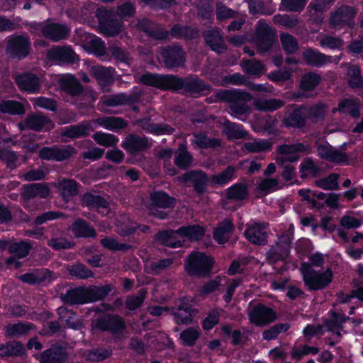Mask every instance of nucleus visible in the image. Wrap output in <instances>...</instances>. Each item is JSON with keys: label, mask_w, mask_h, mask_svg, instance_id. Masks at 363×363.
<instances>
[{"label": "nucleus", "mask_w": 363, "mask_h": 363, "mask_svg": "<svg viewBox=\"0 0 363 363\" xmlns=\"http://www.w3.org/2000/svg\"><path fill=\"white\" fill-rule=\"evenodd\" d=\"M240 65L246 74L257 77H261L266 71V66L263 62L255 58L244 60Z\"/></svg>", "instance_id": "nucleus-39"}, {"label": "nucleus", "mask_w": 363, "mask_h": 363, "mask_svg": "<svg viewBox=\"0 0 363 363\" xmlns=\"http://www.w3.org/2000/svg\"><path fill=\"white\" fill-rule=\"evenodd\" d=\"M340 113H348L354 118L360 116L359 104L356 99L345 98L341 100L335 109Z\"/></svg>", "instance_id": "nucleus-41"}, {"label": "nucleus", "mask_w": 363, "mask_h": 363, "mask_svg": "<svg viewBox=\"0 0 363 363\" xmlns=\"http://www.w3.org/2000/svg\"><path fill=\"white\" fill-rule=\"evenodd\" d=\"M31 50V41L27 34H13L9 37L6 46L7 55L18 60L27 57Z\"/></svg>", "instance_id": "nucleus-5"}, {"label": "nucleus", "mask_w": 363, "mask_h": 363, "mask_svg": "<svg viewBox=\"0 0 363 363\" xmlns=\"http://www.w3.org/2000/svg\"><path fill=\"white\" fill-rule=\"evenodd\" d=\"M174 319L177 324L188 325L192 322L194 310L184 301L180 300L175 303L172 308Z\"/></svg>", "instance_id": "nucleus-25"}, {"label": "nucleus", "mask_w": 363, "mask_h": 363, "mask_svg": "<svg viewBox=\"0 0 363 363\" xmlns=\"http://www.w3.org/2000/svg\"><path fill=\"white\" fill-rule=\"evenodd\" d=\"M178 235L193 241L201 240L204 235V229L199 225L183 226L177 230Z\"/></svg>", "instance_id": "nucleus-46"}, {"label": "nucleus", "mask_w": 363, "mask_h": 363, "mask_svg": "<svg viewBox=\"0 0 363 363\" xmlns=\"http://www.w3.org/2000/svg\"><path fill=\"white\" fill-rule=\"evenodd\" d=\"M280 40L286 55H293L298 50V43L296 38L288 33H282L280 35Z\"/></svg>", "instance_id": "nucleus-55"}, {"label": "nucleus", "mask_w": 363, "mask_h": 363, "mask_svg": "<svg viewBox=\"0 0 363 363\" xmlns=\"http://www.w3.org/2000/svg\"><path fill=\"white\" fill-rule=\"evenodd\" d=\"M247 186L243 184H236L228 189L227 199L234 201H240L247 196Z\"/></svg>", "instance_id": "nucleus-63"}, {"label": "nucleus", "mask_w": 363, "mask_h": 363, "mask_svg": "<svg viewBox=\"0 0 363 363\" xmlns=\"http://www.w3.org/2000/svg\"><path fill=\"white\" fill-rule=\"evenodd\" d=\"M177 230H169L159 232L156 238L163 245L177 248L182 245V242L177 240Z\"/></svg>", "instance_id": "nucleus-47"}, {"label": "nucleus", "mask_w": 363, "mask_h": 363, "mask_svg": "<svg viewBox=\"0 0 363 363\" xmlns=\"http://www.w3.org/2000/svg\"><path fill=\"white\" fill-rule=\"evenodd\" d=\"M150 117H144L138 118L136 123L147 133L153 135H172L175 129L170 125L164 123H151Z\"/></svg>", "instance_id": "nucleus-14"}, {"label": "nucleus", "mask_w": 363, "mask_h": 363, "mask_svg": "<svg viewBox=\"0 0 363 363\" xmlns=\"http://www.w3.org/2000/svg\"><path fill=\"white\" fill-rule=\"evenodd\" d=\"M64 198L75 196L78 194V184L72 179H64L58 183Z\"/></svg>", "instance_id": "nucleus-64"}, {"label": "nucleus", "mask_w": 363, "mask_h": 363, "mask_svg": "<svg viewBox=\"0 0 363 363\" xmlns=\"http://www.w3.org/2000/svg\"><path fill=\"white\" fill-rule=\"evenodd\" d=\"M91 330L108 332L114 335H122L126 325L124 319L117 314L105 313L91 321Z\"/></svg>", "instance_id": "nucleus-3"}, {"label": "nucleus", "mask_w": 363, "mask_h": 363, "mask_svg": "<svg viewBox=\"0 0 363 363\" xmlns=\"http://www.w3.org/2000/svg\"><path fill=\"white\" fill-rule=\"evenodd\" d=\"M284 105V101L279 99L272 98L260 101L257 107L259 110L267 112L275 111Z\"/></svg>", "instance_id": "nucleus-62"}, {"label": "nucleus", "mask_w": 363, "mask_h": 363, "mask_svg": "<svg viewBox=\"0 0 363 363\" xmlns=\"http://www.w3.org/2000/svg\"><path fill=\"white\" fill-rule=\"evenodd\" d=\"M168 32L169 35L178 39H191L195 35V30L193 28L189 26H184L179 23L174 24Z\"/></svg>", "instance_id": "nucleus-51"}, {"label": "nucleus", "mask_w": 363, "mask_h": 363, "mask_svg": "<svg viewBox=\"0 0 363 363\" xmlns=\"http://www.w3.org/2000/svg\"><path fill=\"white\" fill-rule=\"evenodd\" d=\"M93 123L104 128L106 130L116 132L128 127V121L123 118L116 116H103L92 121Z\"/></svg>", "instance_id": "nucleus-30"}, {"label": "nucleus", "mask_w": 363, "mask_h": 363, "mask_svg": "<svg viewBox=\"0 0 363 363\" xmlns=\"http://www.w3.org/2000/svg\"><path fill=\"white\" fill-rule=\"evenodd\" d=\"M216 98L229 104L247 102L252 99L250 93L239 89H222L216 94Z\"/></svg>", "instance_id": "nucleus-22"}, {"label": "nucleus", "mask_w": 363, "mask_h": 363, "mask_svg": "<svg viewBox=\"0 0 363 363\" xmlns=\"http://www.w3.org/2000/svg\"><path fill=\"white\" fill-rule=\"evenodd\" d=\"M356 13L357 11L353 6L342 5L331 13L330 25L334 27L347 26L352 28Z\"/></svg>", "instance_id": "nucleus-13"}, {"label": "nucleus", "mask_w": 363, "mask_h": 363, "mask_svg": "<svg viewBox=\"0 0 363 363\" xmlns=\"http://www.w3.org/2000/svg\"><path fill=\"white\" fill-rule=\"evenodd\" d=\"M61 300L66 304L79 305L86 303L85 288L77 287L67 290L60 295Z\"/></svg>", "instance_id": "nucleus-33"}, {"label": "nucleus", "mask_w": 363, "mask_h": 363, "mask_svg": "<svg viewBox=\"0 0 363 363\" xmlns=\"http://www.w3.org/2000/svg\"><path fill=\"white\" fill-rule=\"evenodd\" d=\"M256 43L259 53L271 50L277 40L276 31L262 20L257 22L256 28Z\"/></svg>", "instance_id": "nucleus-10"}, {"label": "nucleus", "mask_w": 363, "mask_h": 363, "mask_svg": "<svg viewBox=\"0 0 363 363\" xmlns=\"http://www.w3.org/2000/svg\"><path fill=\"white\" fill-rule=\"evenodd\" d=\"M121 146L131 157L143 156L152 147V139L136 133H129L121 142Z\"/></svg>", "instance_id": "nucleus-4"}, {"label": "nucleus", "mask_w": 363, "mask_h": 363, "mask_svg": "<svg viewBox=\"0 0 363 363\" xmlns=\"http://www.w3.org/2000/svg\"><path fill=\"white\" fill-rule=\"evenodd\" d=\"M250 322L257 327H264L274 322L277 314L270 307L262 303L252 306L248 312Z\"/></svg>", "instance_id": "nucleus-12"}, {"label": "nucleus", "mask_w": 363, "mask_h": 363, "mask_svg": "<svg viewBox=\"0 0 363 363\" xmlns=\"http://www.w3.org/2000/svg\"><path fill=\"white\" fill-rule=\"evenodd\" d=\"M92 121H84L76 125L65 127L62 135L70 139L86 138L89 135L90 131H94Z\"/></svg>", "instance_id": "nucleus-17"}, {"label": "nucleus", "mask_w": 363, "mask_h": 363, "mask_svg": "<svg viewBox=\"0 0 363 363\" xmlns=\"http://www.w3.org/2000/svg\"><path fill=\"white\" fill-rule=\"evenodd\" d=\"M0 112L12 116H21L26 112L23 104L15 100H3L0 102Z\"/></svg>", "instance_id": "nucleus-44"}, {"label": "nucleus", "mask_w": 363, "mask_h": 363, "mask_svg": "<svg viewBox=\"0 0 363 363\" xmlns=\"http://www.w3.org/2000/svg\"><path fill=\"white\" fill-rule=\"evenodd\" d=\"M293 239L291 233L280 235L274 245L270 246L266 252V260L270 264L286 259L290 253L291 244Z\"/></svg>", "instance_id": "nucleus-9"}, {"label": "nucleus", "mask_w": 363, "mask_h": 363, "mask_svg": "<svg viewBox=\"0 0 363 363\" xmlns=\"http://www.w3.org/2000/svg\"><path fill=\"white\" fill-rule=\"evenodd\" d=\"M348 85L353 89L363 88V76L358 66L352 65L349 68Z\"/></svg>", "instance_id": "nucleus-53"}, {"label": "nucleus", "mask_w": 363, "mask_h": 363, "mask_svg": "<svg viewBox=\"0 0 363 363\" xmlns=\"http://www.w3.org/2000/svg\"><path fill=\"white\" fill-rule=\"evenodd\" d=\"M150 207L160 208H170L174 205V199L163 191H154L150 194Z\"/></svg>", "instance_id": "nucleus-45"}, {"label": "nucleus", "mask_w": 363, "mask_h": 363, "mask_svg": "<svg viewBox=\"0 0 363 363\" xmlns=\"http://www.w3.org/2000/svg\"><path fill=\"white\" fill-rule=\"evenodd\" d=\"M317 152L320 159H349L346 152L334 149L328 143L319 145L317 147Z\"/></svg>", "instance_id": "nucleus-43"}, {"label": "nucleus", "mask_w": 363, "mask_h": 363, "mask_svg": "<svg viewBox=\"0 0 363 363\" xmlns=\"http://www.w3.org/2000/svg\"><path fill=\"white\" fill-rule=\"evenodd\" d=\"M138 227V223H134L126 215L120 216L116 220V233L122 236L126 237L133 234Z\"/></svg>", "instance_id": "nucleus-40"}, {"label": "nucleus", "mask_w": 363, "mask_h": 363, "mask_svg": "<svg viewBox=\"0 0 363 363\" xmlns=\"http://www.w3.org/2000/svg\"><path fill=\"white\" fill-rule=\"evenodd\" d=\"M115 72L116 69L112 67L96 66L92 69L93 76L101 86L111 85L115 81Z\"/></svg>", "instance_id": "nucleus-31"}, {"label": "nucleus", "mask_w": 363, "mask_h": 363, "mask_svg": "<svg viewBox=\"0 0 363 363\" xmlns=\"http://www.w3.org/2000/svg\"><path fill=\"white\" fill-rule=\"evenodd\" d=\"M214 264L213 259L200 252H193L184 261V269L191 277L197 278L208 277Z\"/></svg>", "instance_id": "nucleus-2"}, {"label": "nucleus", "mask_w": 363, "mask_h": 363, "mask_svg": "<svg viewBox=\"0 0 363 363\" xmlns=\"http://www.w3.org/2000/svg\"><path fill=\"white\" fill-rule=\"evenodd\" d=\"M70 230L76 238H95L96 236L95 229L81 218L75 220L71 225Z\"/></svg>", "instance_id": "nucleus-37"}, {"label": "nucleus", "mask_w": 363, "mask_h": 363, "mask_svg": "<svg viewBox=\"0 0 363 363\" xmlns=\"http://www.w3.org/2000/svg\"><path fill=\"white\" fill-rule=\"evenodd\" d=\"M225 133L229 139H242L247 134L242 125L230 122L226 123Z\"/></svg>", "instance_id": "nucleus-61"}, {"label": "nucleus", "mask_w": 363, "mask_h": 363, "mask_svg": "<svg viewBox=\"0 0 363 363\" xmlns=\"http://www.w3.org/2000/svg\"><path fill=\"white\" fill-rule=\"evenodd\" d=\"M160 55L161 62L168 69L182 67L186 62V52L178 43L161 47Z\"/></svg>", "instance_id": "nucleus-7"}, {"label": "nucleus", "mask_w": 363, "mask_h": 363, "mask_svg": "<svg viewBox=\"0 0 363 363\" xmlns=\"http://www.w3.org/2000/svg\"><path fill=\"white\" fill-rule=\"evenodd\" d=\"M121 23L114 16L99 26L101 32L106 36L118 35L121 31Z\"/></svg>", "instance_id": "nucleus-57"}, {"label": "nucleus", "mask_w": 363, "mask_h": 363, "mask_svg": "<svg viewBox=\"0 0 363 363\" xmlns=\"http://www.w3.org/2000/svg\"><path fill=\"white\" fill-rule=\"evenodd\" d=\"M140 82L163 91L180 93L194 97L206 96L211 86L196 75L181 77L174 74H160L147 72L140 77Z\"/></svg>", "instance_id": "nucleus-1"}, {"label": "nucleus", "mask_w": 363, "mask_h": 363, "mask_svg": "<svg viewBox=\"0 0 363 363\" xmlns=\"http://www.w3.org/2000/svg\"><path fill=\"white\" fill-rule=\"evenodd\" d=\"M203 38L205 43L212 51L217 54L221 55L227 51L228 46L218 29H211L205 31Z\"/></svg>", "instance_id": "nucleus-20"}, {"label": "nucleus", "mask_w": 363, "mask_h": 363, "mask_svg": "<svg viewBox=\"0 0 363 363\" xmlns=\"http://www.w3.org/2000/svg\"><path fill=\"white\" fill-rule=\"evenodd\" d=\"M306 106L291 104L287 105L282 119V125L287 129H302L307 123Z\"/></svg>", "instance_id": "nucleus-8"}, {"label": "nucleus", "mask_w": 363, "mask_h": 363, "mask_svg": "<svg viewBox=\"0 0 363 363\" xmlns=\"http://www.w3.org/2000/svg\"><path fill=\"white\" fill-rule=\"evenodd\" d=\"M69 274L79 279H86L94 276L93 272L82 263H76L67 267Z\"/></svg>", "instance_id": "nucleus-58"}, {"label": "nucleus", "mask_w": 363, "mask_h": 363, "mask_svg": "<svg viewBox=\"0 0 363 363\" xmlns=\"http://www.w3.org/2000/svg\"><path fill=\"white\" fill-rule=\"evenodd\" d=\"M15 81L21 91L28 94H35L40 91V79L34 73L26 72L18 74L16 76Z\"/></svg>", "instance_id": "nucleus-16"}, {"label": "nucleus", "mask_w": 363, "mask_h": 363, "mask_svg": "<svg viewBox=\"0 0 363 363\" xmlns=\"http://www.w3.org/2000/svg\"><path fill=\"white\" fill-rule=\"evenodd\" d=\"M191 144L194 148L201 150H216L221 147V141L218 138H209L205 133H195L191 139Z\"/></svg>", "instance_id": "nucleus-26"}, {"label": "nucleus", "mask_w": 363, "mask_h": 363, "mask_svg": "<svg viewBox=\"0 0 363 363\" xmlns=\"http://www.w3.org/2000/svg\"><path fill=\"white\" fill-rule=\"evenodd\" d=\"M31 248L32 245L28 241L12 242L9 247V252L15 255L18 259H22L29 255Z\"/></svg>", "instance_id": "nucleus-54"}, {"label": "nucleus", "mask_w": 363, "mask_h": 363, "mask_svg": "<svg viewBox=\"0 0 363 363\" xmlns=\"http://www.w3.org/2000/svg\"><path fill=\"white\" fill-rule=\"evenodd\" d=\"M233 224L231 220L225 219L220 222L213 230V238L220 244L228 241L233 231Z\"/></svg>", "instance_id": "nucleus-34"}, {"label": "nucleus", "mask_w": 363, "mask_h": 363, "mask_svg": "<svg viewBox=\"0 0 363 363\" xmlns=\"http://www.w3.org/2000/svg\"><path fill=\"white\" fill-rule=\"evenodd\" d=\"M49 123H52L51 120L43 115L31 114L25 120L26 128L35 131L41 130L44 126Z\"/></svg>", "instance_id": "nucleus-49"}, {"label": "nucleus", "mask_w": 363, "mask_h": 363, "mask_svg": "<svg viewBox=\"0 0 363 363\" xmlns=\"http://www.w3.org/2000/svg\"><path fill=\"white\" fill-rule=\"evenodd\" d=\"M92 138L97 144L105 147L115 146L119 140L116 135L101 131L94 133Z\"/></svg>", "instance_id": "nucleus-59"}, {"label": "nucleus", "mask_w": 363, "mask_h": 363, "mask_svg": "<svg viewBox=\"0 0 363 363\" xmlns=\"http://www.w3.org/2000/svg\"><path fill=\"white\" fill-rule=\"evenodd\" d=\"M175 260L174 257H168L150 262L147 265L148 272L154 275L160 274L171 269Z\"/></svg>", "instance_id": "nucleus-42"}, {"label": "nucleus", "mask_w": 363, "mask_h": 363, "mask_svg": "<svg viewBox=\"0 0 363 363\" xmlns=\"http://www.w3.org/2000/svg\"><path fill=\"white\" fill-rule=\"evenodd\" d=\"M49 194L50 189L46 184L32 183L23 186L21 197L28 201L35 198L45 199Z\"/></svg>", "instance_id": "nucleus-24"}, {"label": "nucleus", "mask_w": 363, "mask_h": 363, "mask_svg": "<svg viewBox=\"0 0 363 363\" xmlns=\"http://www.w3.org/2000/svg\"><path fill=\"white\" fill-rule=\"evenodd\" d=\"M112 354L111 349L97 348L87 350L85 352V357L86 360L97 362L108 359Z\"/></svg>", "instance_id": "nucleus-60"}, {"label": "nucleus", "mask_w": 363, "mask_h": 363, "mask_svg": "<svg viewBox=\"0 0 363 363\" xmlns=\"http://www.w3.org/2000/svg\"><path fill=\"white\" fill-rule=\"evenodd\" d=\"M82 205L89 208H104L108 206V202L96 193L87 192L82 196Z\"/></svg>", "instance_id": "nucleus-48"}, {"label": "nucleus", "mask_w": 363, "mask_h": 363, "mask_svg": "<svg viewBox=\"0 0 363 363\" xmlns=\"http://www.w3.org/2000/svg\"><path fill=\"white\" fill-rule=\"evenodd\" d=\"M185 182L192 183L194 190L199 194L205 191L208 181L206 175L201 171H190L183 175Z\"/></svg>", "instance_id": "nucleus-32"}, {"label": "nucleus", "mask_w": 363, "mask_h": 363, "mask_svg": "<svg viewBox=\"0 0 363 363\" xmlns=\"http://www.w3.org/2000/svg\"><path fill=\"white\" fill-rule=\"evenodd\" d=\"M36 330L35 325L29 322L19 321L9 323L4 328L5 336L9 338H18L28 335L31 330Z\"/></svg>", "instance_id": "nucleus-27"}, {"label": "nucleus", "mask_w": 363, "mask_h": 363, "mask_svg": "<svg viewBox=\"0 0 363 363\" xmlns=\"http://www.w3.org/2000/svg\"><path fill=\"white\" fill-rule=\"evenodd\" d=\"M137 26L140 31L145 33L150 38L157 40H164L169 37L168 30L160 28L157 24L149 19L143 18L140 20L138 22Z\"/></svg>", "instance_id": "nucleus-19"}, {"label": "nucleus", "mask_w": 363, "mask_h": 363, "mask_svg": "<svg viewBox=\"0 0 363 363\" xmlns=\"http://www.w3.org/2000/svg\"><path fill=\"white\" fill-rule=\"evenodd\" d=\"M267 227L268 224L265 223L247 225L245 236L252 244L264 245L267 243Z\"/></svg>", "instance_id": "nucleus-15"}, {"label": "nucleus", "mask_w": 363, "mask_h": 363, "mask_svg": "<svg viewBox=\"0 0 363 363\" xmlns=\"http://www.w3.org/2000/svg\"><path fill=\"white\" fill-rule=\"evenodd\" d=\"M303 57L307 65L317 67H320L330 62V57L312 48L306 50Z\"/></svg>", "instance_id": "nucleus-35"}, {"label": "nucleus", "mask_w": 363, "mask_h": 363, "mask_svg": "<svg viewBox=\"0 0 363 363\" xmlns=\"http://www.w3.org/2000/svg\"><path fill=\"white\" fill-rule=\"evenodd\" d=\"M303 281L310 290H320L325 288L333 279V272L328 269L320 273L311 268V266L303 264L302 266Z\"/></svg>", "instance_id": "nucleus-6"}, {"label": "nucleus", "mask_w": 363, "mask_h": 363, "mask_svg": "<svg viewBox=\"0 0 363 363\" xmlns=\"http://www.w3.org/2000/svg\"><path fill=\"white\" fill-rule=\"evenodd\" d=\"M59 318L65 321L68 328L74 330H80L84 328V323L82 320L75 318V313L69 310L65 307H60L57 310Z\"/></svg>", "instance_id": "nucleus-36"}, {"label": "nucleus", "mask_w": 363, "mask_h": 363, "mask_svg": "<svg viewBox=\"0 0 363 363\" xmlns=\"http://www.w3.org/2000/svg\"><path fill=\"white\" fill-rule=\"evenodd\" d=\"M47 57L60 66H73L79 62L71 46H55L48 50Z\"/></svg>", "instance_id": "nucleus-11"}, {"label": "nucleus", "mask_w": 363, "mask_h": 363, "mask_svg": "<svg viewBox=\"0 0 363 363\" xmlns=\"http://www.w3.org/2000/svg\"><path fill=\"white\" fill-rule=\"evenodd\" d=\"M41 31L44 37L55 42L65 39L69 33V28L59 23H47L42 27Z\"/></svg>", "instance_id": "nucleus-23"}, {"label": "nucleus", "mask_w": 363, "mask_h": 363, "mask_svg": "<svg viewBox=\"0 0 363 363\" xmlns=\"http://www.w3.org/2000/svg\"><path fill=\"white\" fill-rule=\"evenodd\" d=\"M68 359L66 349L62 346L53 345L43 351L39 357L40 363H65Z\"/></svg>", "instance_id": "nucleus-21"}, {"label": "nucleus", "mask_w": 363, "mask_h": 363, "mask_svg": "<svg viewBox=\"0 0 363 363\" xmlns=\"http://www.w3.org/2000/svg\"><path fill=\"white\" fill-rule=\"evenodd\" d=\"M320 74L309 72L301 77L299 87L302 91H311L320 84Z\"/></svg>", "instance_id": "nucleus-50"}, {"label": "nucleus", "mask_w": 363, "mask_h": 363, "mask_svg": "<svg viewBox=\"0 0 363 363\" xmlns=\"http://www.w3.org/2000/svg\"><path fill=\"white\" fill-rule=\"evenodd\" d=\"M53 274L47 269H35L18 277L20 281L28 284H41L52 279Z\"/></svg>", "instance_id": "nucleus-29"}, {"label": "nucleus", "mask_w": 363, "mask_h": 363, "mask_svg": "<svg viewBox=\"0 0 363 363\" xmlns=\"http://www.w3.org/2000/svg\"><path fill=\"white\" fill-rule=\"evenodd\" d=\"M277 152L281 156H289L286 159H299V154L307 155L310 152V146L303 143H284L277 146Z\"/></svg>", "instance_id": "nucleus-18"}, {"label": "nucleus", "mask_w": 363, "mask_h": 363, "mask_svg": "<svg viewBox=\"0 0 363 363\" xmlns=\"http://www.w3.org/2000/svg\"><path fill=\"white\" fill-rule=\"evenodd\" d=\"M101 245L106 249L113 251L128 252L133 249V246L127 243H120L116 238L106 237L101 240Z\"/></svg>", "instance_id": "nucleus-56"}, {"label": "nucleus", "mask_w": 363, "mask_h": 363, "mask_svg": "<svg viewBox=\"0 0 363 363\" xmlns=\"http://www.w3.org/2000/svg\"><path fill=\"white\" fill-rule=\"evenodd\" d=\"M111 291L112 286L108 284L102 286H93L89 288H85L86 303L103 300Z\"/></svg>", "instance_id": "nucleus-38"}, {"label": "nucleus", "mask_w": 363, "mask_h": 363, "mask_svg": "<svg viewBox=\"0 0 363 363\" xmlns=\"http://www.w3.org/2000/svg\"><path fill=\"white\" fill-rule=\"evenodd\" d=\"M59 86L62 91L72 96H78L83 93V86L77 77L73 74H68L59 79Z\"/></svg>", "instance_id": "nucleus-28"}, {"label": "nucleus", "mask_w": 363, "mask_h": 363, "mask_svg": "<svg viewBox=\"0 0 363 363\" xmlns=\"http://www.w3.org/2000/svg\"><path fill=\"white\" fill-rule=\"evenodd\" d=\"M244 147L246 150L252 153L267 152L272 150V143L267 139H259L245 143Z\"/></svg>", "instance_id": "nucleus-52"}]
</instances>
